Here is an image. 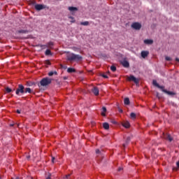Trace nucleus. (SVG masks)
<instances>
[{
    "label": "nucleus",
    "mask_w": 179,
    "mask_h": 179,
    "mask_svg": "<svg viewBox=\"0 0 179 179\" xmlns=\"http://www.w3.org/2000/svg\"><path fill=\"white\" fill-rule=\"evenodd\" d=\"M82 56L79 55H75L73 53H71L68 56V61H82Z\"/></svg>",
    "instance_id": "f257e3e1"
},
{
    "label": "nucleus",
    "mask_w": 179,
    "mask_h": 179,
    "mask_svg": "<svg viewBox=\"0 0 179 179\" xmlns=\"http://www.w3.org/2000/svg\"><path fill=\"white\" fill-rule=\"evenodd\" d=\"M52 82V79L50 78H43L41 81L38 86H48V85H51Z\"/></svg>",
    "instance_id": "f03ea898"
},
{
    "label": "nucleus",
    "mask_w": 179,
    "mask_h": 179,
    "mask_svg": "<svg viewBox=\"0 0 179 179\" xmlns=\"http://www.w3.org/2000/svg\"><path fill=\"white\" fill-rule=\"evenodd\" d=\"M15 94L17 96H20V94H24V86H23L22 84L18 85V87L15 91Z\"/></svg>",
    "instance_id": "7ed1b4c3"
},
{
    "label": "nucleus",
    "mask_w": 179,
    "mask_h": 179,
    "mask_svg": "<svg viewBox=\"0 0 179 179\" xmlns=\"http://www.w3.org/2000/svg\"><path fill=\"white\" fill-rule=\"evenodd\" d=\"M34 8L36 10H43V9H48V7L44 4H36Z\"/></svg>",
    "instance_id": "20e7f679"
},
{
    "label": "nucleus",
    "mask_w": 179,
    "mask_h": 179,
    "mask_svg": "<svg viewBox=\"0 0 179 179\" xmlns=\"http://www.w3.org/2000/svg\"><path fill=\"white\" fill-rule=\"evenodd\" d=\"M131 28L134 30H141L142 28V24L139 22H134L131 24Z\"/></svg>",
    "instance_id": "39448f33"
},
{
    "label": "nucleus",
    "mask_w": 179,
    "mask_h": 179,
    "mask_svg": "<svg viewBox=\"0 0 179 179\" xmlns=\"http://www.w3.org/2000/svg\"><path fill=\"white\" fill-rule=\"evenodd\" d=\"M128 80L129 82H134V83H136V85L139 84V79L135 78V76H130L128 78Z\"/></svg>",
    "instance_id": "423d86ee"
},
{
    "label": "nucleus",
    "mask_w": 179,
    "mask_h": 179,
    "mask_svg": "<svg viewBox=\"0 0 179 179\" xmlns=\"http://www.w3.org/2000/svg\"><path fill=\"white\" fill-rule=\"evenodd\" d=\"M128 80L129 82H134V83H136V85L139 84V79L135 78V76H130L128 78Z\"/></svg>",
    "instance_id": "0eeeda50"
},
{
    "label": "nucleus",
    "mask_w": 179,
    "mask_h": 179,
    "mask_svg": "<svg viewBox=\"0 0 179 179\" xmlns=\"http://www.w3.org/2000/svg\"><path fill=\"white\" fill-rule=\"evenodd\" d=\"M69 10L71 13V15H75V13L78 12V9L76 7L70 6L69 7Z\"/></svg>",
    "instance_id": "6e6552de"
},
{
    "label": "nucleus",
    "mask_w": 179,
    "mask_h": 179,
    "mask_svg": "<svg viewBox=\"0 0 179 179\" xmlns=\"http://www.w3.org/2000/svg\"><path fill=\"white\" fill-rule=\"evenodd\" d=\"M121 65L124 66V68H129V62L127 61V59H124L120 62Z\"/></svg>",
    "instance_id": "1a4fd4ad"
},
{
    "label": "nucleus",
    "mask_w": 179,
    "mask_h": 179,
    "mask_svg": "<svg viewBox=\"0 0 179 179\" xmlns=\"http://www.w3.org/2000/svg\"><path fill=\"white\" fill-rule=\"evenodd\" d=\"M164 138L166 139V141H169V142L173 141V137H171L170 134H164Z\"/></svg>",
    "instance_id": "9d476101"
},
{
    "label": "nucleus",
    "mask_w": 179,
    "mask_h": 179,
    "mask_svg": "<svg viewBox=\"0 0 179 179\" xmlns=\"http://www.w3.org/2000/svg\"><path fill=\"white\" fill-rule=\"evenodd\" d=\"M152 84L154 85V86H156L157 87H158V89H160L161 90L164 89V87L159 85V83H157V81H156L155 80H153Z\"/></svg>",
    "instance_id": "9b49d317"
},
{
    "label": "nucleus",
    "mask_w": 179,
    "mask_h": 179,
    "mask_svg": "<svg viewBox=\"0 0 179 179\" xmlns=\"http://www.w3.org/2000/svg\"><path fill=\"white\" fill-rule=\"evenodd\" d=\"M92 92L94 94V96H99V88L97 87H94L92 89Z\"/></svg>",
    "instance_id": "f8f14e48"
},
{
    "label": "nucleus",
    "mask_w": 179,
    "mask_h": 179,
    "mask_svg": "<svg viewBox=\"0 0 179 179\" xmlns=\"http://www.w3.org/2000/svg\"><path fill=\"white\" fill-rule=\"evenodd\" d=\"M164 93H166V94H169V96H176V93L171 92V91H167V90H164V88H162V90Z\"/></svg>",
    "instance_id": "ddd939ff"
},
{
    "label": "nucleus",
    "mask_w": 179,
    "mask_h": 179,
    "mask_svg": "<svg viewBox=\"0 0 179 179\" xmlns=\"http://www.w3.org/2000/svg\"><path fill=\"white\" fill-rule=\"evenodd\" d=\"M148 55H149V51L143 50L141 52L142 58H146V57H148Z\"/></svg>",
    "instance_id": "4468645a"
},
{
    "label": "nucleus",
    "mask_w": 179,
    "mask_h": 179,
    "mask_svg": "<svg viewBox=\"0 0 179 179\" xmlns=\"http://www.w3.org/2000/svg\"><path fill=\"white\" fill-rule=\"evenodd\" d=\"M106 113H107V108H106L105 106H103L102 108V112L101 113V115L103 117H106Z\"/></svg>",
    "instance_id": "2eb2a0df"
},
{
    "label": "nucleus",
    "mask_w": 179,
    "mask_h": 179,
    "mask_svg": "<svg viewBox=\"0 0 179 179\" xmlns=\"http://www.w3.org/2000/svg\"><path fill=\"white\" fill-rule=\"evenodd\" d=\"M47 48H52L54 47V42L50 41L46 44Z\"/></svg>",
    "instance_id": "dca6fc26"
},
{
    "label": "nucleus",
    "mask_w": 179,
    "mask_h": 179,
    "mask_svg": "<svg viewBox=\"0 0 179 179\" xmlns=\"http://www.w3.org/2000/svg\"><path fill=\"white\" fill-rule=\"evenodd\" d=\"M144 43L148 45L153 44V40L152 39H145L144 40Z\"/></svg>",
    "instance_id": "f3484780"
},
{
    "label": "nucleus",
    "mask_w": 179,
    "mask_h": 179,
    "mask_svg": "<svg viewBox=\"0 0 179 179\" xmlns=\"http://www.w3.org/2000/svg\"><path fill=\"white\" fill-rule=\"evenodd\" d=\"M76 72V70L73 68H68V73H75Z\"/></svg>",
    "instance_id": "a211bd4d"
},
{
    "label": "nucleus",
    "mask_w": 179,
    "mask_h": 179,
    "mask_svg": "<svg viewBox=\"0 0 179 179\" xmlns=\"http://www.w3.org/2000/svg\"><path fill=\"white\" fill-rule=\"evenodd\" d=\"M122 127H124V128H129V127H130L129 122H123Z\"/></svg>",
    "instance_id": "6ab92c4d"
},
{
    "label": "nucleus",
    "mask_w": 179,
    "mask_h": 179,
    "mask_svg": "<svg viewBox=\"0 0 179 179\" xmlns=\"http://www.w3.org/2000/svg\"><path fill=\"white\" fill-rule=\"evenodd\" d=\"M103 127L104 128V129H110V124H108V123L107 122H104L103 124Z\"/></svg>",
    "instance_id": "aec40b11"
},
{
    "label": "nucleus",
    "mask_w": 179,
    "mask_h": 179,
    "mask_svg": "<svg viewBox=\"0 0 179 179\" xmlns=\"http://www.w3.org/2000/svg\"><path fill=\"white\" fill-rule=\"evenodd\" d=\"M60 69L62 71H66V69H68V66H66V64H60Z\"/></svg>",
    "instance_id": "412c9836"
},
{
    "label": "nucleus",
    "mask_w": 179,
    "mask_h": 179,
    "mask_svg": "<svg viewBox=\"0 0 179 179\" xmlns=\"http://www.w3.org/2000/svg\"><path fill=\"white\" fill-rule=\"evenodd\" d=\"M129 142H131V137H127L126 139V143L123 144V147L125 148V146H127Z\"/></svg>",
    "instance_id": "4be33fe9"
},
{
    "label": "nucleus",
    "mask_w": 179,
    "mask_h": 179,
    "mask_svg": "<svg viewBox=\"0 0 179 179\" xmlns=\"http://www.w3.org/2000/svg\"><path fill=\"white\" fill-rule=\"evenodd\" d=\"M124 103L126 106H129V103H130L129 98H125L124 100Z\"/></svg>",
    "instance_id": "5701e85b"
},
{
    "label": "nucleus",
    "mask_w": 179,
    "mask_h": 179,
    "mask_svg": "<svg viewBox=\"0 0 179 179\" xmlns=\"http://www.w3.org/2000/svg\"><path fill=\"white\" fill-rule=\"evenodd\" d=\"M53 75H58V73L57 71H50L48 73V76H52Z\"/></svg>",
    "instance_id": "b1692460"
},
{
    "label": "nucleus",
    "mask_w": 179,
    "mask_h": 179,
    "mask_svg": "<svg viewBox=\"0 0 179 179\" xmlns=\"http://www.w3.org/2000/svg\"><path fill=\"white\" fill-rule=\"evenodd\" d=\"M24 93H31V89L30 88H24Z\"/></svg>",
    "instance_id": "393cba45"
},
{
    "label": "nucleus",
    "mask_w": 179,
    "mask_h": 179,
    "mask_svg": "<svg viewBox=\"0 0 179 179\" xmlns=\"http://www.w3.org/2000/svg\"><path fill=\"white\" fill-rule=\"evenodd\" d=\"M45 55H52V53H51V50H50V49H48L45 50Z\"/></svg>",
    "instance_id": "a878e982"
},
{
    "label": "nucleus",
    "mask_w": 179,
    "mask_h": 179,
    "mask_svg": "<svg viewBox=\"0 0 179 179\" xmlns=\"http://www.w3.org/2000/svg\"><path fill=\"white\" fill-rule=\"evenodd\" d=\"M80 24L81 26H89V21L81 22Z\"/></svg>",
    "instance_id": "bb28decb"
},
{
    "label": "nucleus",
    "mask_w": 179,
    "mask_h": 179,
    "mask_svg": "<svg viewBox=\"0 0 179 179\" xmlns=\"http://www.w3.org/2000/svg\"><path fill=\"white\" fill-rule=\"evenodd\" d=\"M130 117H131V120H135L136 118V114H135V113H131L130 114Z\"/></svg>",
    "instance_id": "cd10ccee"
},
{
    "label": "nucleus",
    "mask_w": 179,
    "mask_h": 179,
    "mask_svg": "<svg viewBox=\"0 0 179 179\" xmlns=\"http://www.w3.org/2000/svg\"><path fill=\"white\" fill-rule=\"evenodd\" d=\"M18 33L26 34V33H28V31H27V30L21 29V30L18 31Z\"/></svg>",
    "instance_id": "c85d7f7f"
},
{
    "label": "nucleus",
    "mask_w": 179,
    "mask_h": 179,
    "mask_svg": "<svg viewBox=\"0 0 179 179\" xmlns=\"http://www.w3.org/2000/svg\"><path fill=\"white\" fill-rule=\"evenodd\" d=\"M110 71H112V72H115V71H117V67H115V66H111Z\"/></svg>",
    "instance_id": "c756f323"
},
{
    "label": "nucleus",
    "mask_w": 179,
    "mask_h": 179,
    "mask_svg": "<svg viewBox=\"0 0 179 179\" xmlns=\"http://www.w3.org/2000/svg\"><path fill=\"white\" fill-rule=\"evenodd\" d=\"M6 93H11L12 89L7 87H6Z\"/></svg>",
    "instance_id": "7c9ffc66"
},
{
    "label": "nucleus",
    "mask_w": 179,
    "mask_h": 179,
    "mask_svg": "<svg viewBox=\"0 0 179 179\" xmlns=\"http://www.w3.org/2000/svg\"><path fill=\"white\" fill-rule=\"evenodd\" d=\"M69 19H71V23H75V19L73 17H69Z\"/></svg>",
    "instance_id": "2f4dec72"
},
{
    "label": "nucleus",
    "mask_w": 179,
    "mask_h": 179,
    "mask_svg": "<svg viewBox=\"0 0 179 179\" xmlns=\"http://www.w3.org/2000/svg\"><path fill=\"white\" fill-rule=\"evenodd\" d=\"M96 155H101V151H100V150H99V149H96Z\"/></svg>",
    "instance_id": "473e14b6"
},
{
    "label": "nucleus",
    "mask_w": 179,
    "mask_h": 179,
    "mask_svg": "<svg viewBox=\"0 0 179 179\" xmlns=\"http://www.w3.org/2000/svg\"><path fill=\"white\" fill-rule=\"evenodd\" d=\"M40 47L41 48H43V49L47 48V45H41Z\"/></svg>",
    "instance_id": "72a5a7b5"
},
{
    "label": "nucleus",
    "mask_w": 179,
    "mask_h": 179,
    "mask_svg": "<svg viewBox=\"0 0 179 179\" xmlns=\"http://www.w3.org/2000/svg\"><path fill=\"white\" fill-rule=\"evenodd\" d=\"M45 64L46 65H51V62H50V60H46Z\"/></svg>",
    "instance_id": "f704fd0d"
},
{
    "label": "nucleus",
    "mask_w": 179,
    "mask_h": 179,
    "mask_svg": "<svg viewBox=\"0 0 179 179\" xmlns=\"http://www.w3.org/2000/svg\"><path fill=\"white\" fill-rule=\"evenodd\" d=\"M101 76H102V78H104L105 79L108 78V76H107V75H106V74H102Z\"/></svg>",
    "instance_id": "c9c22d12"
},
{
    "label": "nucleus",
    "mask_w": 179,
    "mask_h": 179,
    "mask_svg": "<svg viewBox=\"0 0 179 179\" xmlns=\"http://www.w3.org/2000/svg\"><path fill=\"white\" fill-rule=\"evenodd\" d=\"M165 59H166V61H171V57H166Z\"/></svg>",
    "instance_id": "e433bc0d"
},
{
    "label": "nucleus",
    "mask_w": 179,
    "mask_h": 179,
    "mask_svg": "<svg viewBox=\"0 0 179 179\" xmlns=\"http://www.w3.org/2000/svg\"><path fill=\"white\" fill-rule=\"evenodd\" d=\"M55 157H52V163H55Z\"/></svg>",
    "instance_id": "4c0bfd02"
},
{
    "label": "nucleus",
    "mask_w": 179,
    "mask_h": 179,
    "mask_svg": "<svg viewBox=\"0 0 179 179\" xmlns=\"http://www.w3.org/2000/svg\"><path fill=\"white\" fill-rule=\"evenodd\" d=\"M31 3H32V5H36V1H32L31 2Z\"/></svg>",
    "instance_id": "58836bf2"
},
{
    "label": "nucleus",
    "mask_w": 179,
    "mask_h": 179,
    "mask_svg": "<svg viewBox=\"0 0 179 179\" xmlns=\"http://www.w3.org/2000/svg\"><path fill=\"white\" fill-rule=\"evenodd\" d=\"M176 166L179 169V161L176 162Z\"/></svg>",
    "instance_id": "ea45409f"
},
{
    "label": "nucleus",
    "mask_w": 179,
    "mask_h": 179,
    "mask_svg": "<svg viewBox=\"0 0 179 179\" xmlns=\"http://www.w3.org/2000/svg\"><path fill=\"white\" fill-rule=\"evenodd\" d=\"M46 179H51V175H49V176L46 178Z\"/></svg>",
    "instance_id": "a19ab883"
},
{
    "label": "nucleus",
    "mask_w": 179,
    "mask_h": 179,
    "mask_svg": "<svg viewBox=\"0 0 179 179\" xmlns=\"http://www.w3.org/2000/svg\"><path fill=\"white\" fill-rule=\"evenodd\" d=\"M16 113H17V114H20V110H17Z\"/></svg>",
    "instance_id": "79ce46f5"
},
{
    "label": "nucleus",
    "mask_w": 179,
    "mask_h": 179,
    "mask_svg": "<svg viewBox=\"0 0 179 179\" xmlns=\"http://www.w3.org/2000/svg\"><path fill=\"white\" fill-rule=\"evenodd\" d=\"M159 93H157V97H158V99H160V96H159Z\"/></svg>",
    "instance_id": "37998d69"
},
{
    "label": "nucleus",
    "mask_w": 179,
    "mask_h": 179,
    "mask_svg": "<svg viewBox=\"0 0 179 179\" xmlns=\"http://www.w3.org/2000/svg\"><path fill=\"white\" fill-rule=\"evenodd\" d=\"M119 113H123V110L122 109H119Z\"/></svg>",
    "instance_id": "c03bdc74"
},
{
    "label": "nucleus",
    "mask_w": 179,
    "mask_h": 179,
    "mask_svg": "<svg viewBox=\"0 0 179 179\" xmlns=\"http://www.w3.org/2000/svg\"><path fill=\"white\" fill-rule=\"evenodd\" d=\"M121 170H122V169H121V168L118 169V171H121Z\"/></svg>",
    "instance_id": "a18cd8bd"
},
{
    "label": "nucleus",
    "mask_w": 179,
    "mask_h": 179,
    "mask_svg": "<svg viewBox=\"0 0 179 179\" xmlns=\"http://www.w3.org/2000/svg\"><path fill=\"white\" fill-rule=\"evenodd\" d=\"M27 159H30V156H27Z\"/></svg>",
    "instance_id": "49530a36"
},
{
    "label": "nucleus",
    "mask_w": 179,
    "mask_h": 179,
    "mask_svg": "<svg viewBox=\"0 0 179 179\" xmlns=\"http://www.w3.org/2000/svg\"><path fill=\"white\" fill-rule=\"evenodd\" d=\"M64 80H66V77H64Z\"/></svg>",
    "instance_id": "de8ad7c7"
},
{
    "label": "nucleus",
    "mask_w": 179,
    "mask_h": 179,
    "mask_svg": "<svg viewBox=\"0 0 179 179\" xmlns=\"http://www.w3.org/2000/svg\"><path fill=\"white\" fill-rule=\"evenodd\" d=\"M66 178H68V175H66Z\"/></svg>",
    "instance_id": "09e8293b"
},
{
    "label": "nucleus",
    "mask_w": 179,
    "mask_h": 179,
    "mask_svg": "<svg viewBox=\"0 0 179 179\" xmlns=\"http://www.w3.org/2000/svg\"><path fill=\"white\" fill-rule=\"evenodd\" d=\"M0 179H1V178H0Z\"/></svg>",
    "instance_id": "8fccbe9b"
}]
</instances>
